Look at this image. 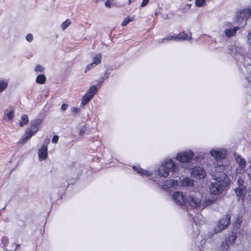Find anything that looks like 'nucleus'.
Masks as SVG:
<instances>
[{
  "label": "nucleus",
  "instance_id": "1",
  "mask_svg": "<svg viewBox=\"0 0 251 251\" xmlns=\"http://www.w3.org/2000/svg\"><path fill=\"white\" fill-rule=\"evenodd\" d=\"M178 167L171 159H166L162 165L158 169V175L160 177H166L169 173H176Z\"/></svg>",
  "mask_w": 251,
  "mask_h": 251
},
{
  "label": "nucleus",
  "instance_id": "2",
  "mask_svg": "<svg viewBox=\"0 0 251 251\" xmlns=\"http://www.w3.org/2000/svg\"><path fill=\"white\" fill-rule=\"evenodd\" d=\"M210 154L217 161L216 163H214L215 166L217 168H219L220 171H224L226 166L223 165L222 160L226 157V154L225 151L221 150H212L210 152Z\"/></svg>",
  "mask_w": 251,
  "mask_h": 251
},
{
  "label": "nucleus",
  "instance_id": "3",
  "mask_svg": "<svg viewBox=\"0 0 251 251\" xmlns=\"http://www.w3.org/2000/svg\"><path fill=\"white\" fill-rule=\"evenodd\" d=\"M227 184L224 181L221 180L211 183L209 186V191L210 193L213 195H217L222 193L226 187Z\"/></svg>",
  "mask_w": 251,
  "mask_h": 251
},
{
  "label": "nucleus",
  "instance_id": "4",
  "mask_svg": "<svg viewBox=\"0 0 251 251\" xmlns=\"http://www.w3.org/2000/svg\"><path fill=\"white\" fill-rule=\"evenodd\" d=\"M202 195L199 192L191 193L186 200L189 206L192 208L199 207L201 205Z\"/></svg>",
  "mask_w": 251,
  "mask_h": 251
},
{
  "label": "nucleus",
  "instance_id": "5",
  "mask_svg": "<svg viewBox=\"0 0 251 251\" xmlns=\"http://www.w3.org/2000/svg\"><path fill=\"white\" fill-rule=\"evenodd\" d=\"M231 216L229 214L224 216L219 221L217 225L214 228L215 233H219L227 227L230 223Z\"/></svg>",
  "mask_w": 251,
  "mask_h": 251
},
{
  "label": "nucleus",
  "instance_id": "6",
  "mask_svg": "<svg viewBox=\"0 0 251 251\" xmlns=\"http://www.w3.org/2000/svg\"><path fill=\"white\" fill-rule=\"evenodd\" d=\"M98 88L95 85L92 86L82 98L81 104L83 106L87 104L97 93Z\"/></svg>",
  "mask_w": 251,
  "mask_h": 251
},
{
  "label": "nucleus",
  "instance_id": "7",
  "mask_svg": "<svg viewBox=\"0 0 251 251\" xmlns=\"http://www.w3.org/2000/svg\"><path fill=\"white\" fill-rule=\"evenodd\" d=\"M194 156V153L193 151H182L177 153L176 156L177 160L180 162H190Z\"/></svg>",
  "mask_w": 251,
  "mask_h": 251
},
{
  "label": "nucleus",
  "instance_id": "8",
  "mask_svg": "<svg viewBox=\"0 0 251 251\" xmlns=\"http://www.w3.org/2000/svg\"><path fill=\"white\" fill-rule=\"evenodd\" d=\"M191 174L194 177L200 179L204 178L206 176L205 170L200 166H195L192 168Z\"/></svg>",
  "mask_w": 251,
  "mask_h": 251
},
{
  "label": "nucleus",
  "instance_id": "9",
  "mask_svg": "<svg viewBox=\"0 0 251 251\" xmlns=\"http://www.w3.org/2000/svg\"><path fill=\"white\" fill-rule=\"evenodd\" d=\"M251 16V8H245L239 11L236 14L237 21H246Z\"/></svg>",
  "mask_w": 251,
  "mask_h": 251
},
{
  "label": "nucleus",
  "instance_id": "10",
  "mask_svg": "<svg viewBox=\"0 0 251 251\" xmlns=\"http://www.w3.org/2000/svg\"><path fill=\"white\" fill-rule=\"evenodd\" d=\"M178 185V181L177 180L170 179L164 182L162 186V189L164 190L172 191L173 189H176Z\"/></svg>",
  "mask_w": 251,
  "mask_h": 251
},
{
  "label": "nucleus",
  "instance_id": "11",
  "mask_svg": "<svg viewBox=\"0 0 251 251\" xmlns=\"http://www.w3.org/2000/svg\"><path fill=\"white\" fill-rule=\"evenodd\" d=\"M172 198L178 205H181L185 202L186 198L182 192H175L172 195Z\"/></svg>",
  "mask_w": 251,
  "mask_h": 251
},
{
  "label": "nucleus",
  "instance_id": "12",
  "mask_svg": "<svg viewBox=\"0 0 251 251\" xmlns=\"http://www.w3.org/2000/svg\"><path fill=\"white\" fill-rule=\"evenodd\" d=\"M42 120L41 119H35L31 121L30 123V127L31 130H33V132H37L39 129V126L41 124Z\"/></svg>",
  "mask_w": 251,
  "mask_h": 251
},
{
  "label": "nucleus",
  "instance_id": "13",
  "mask_svg": "<svg viewBox=\"0 0 251 251\" xmlns=\"http://www.w3.org/2000/svg\"><path fill=\"white\" fill-rule=\"evenodd\" d=\"M245 189V186H238V187L235 189V192L236 193L237 197H238V201H239L240 200L243 199L244 196L246 194Z\"/></svg>",
  "mask_w": 251,
  "mask_h": 251
},
{
  "label": "nucleus",
  "instance_id": "14",
  "mask_svg": "<svg viewBox=\"0 0 251 251\" xmlns=\"http://www.w3.org/2000/svg\"><path fill=\"white\" fill-rule=\"evenodd\" d=\"M48 148L46 145H42L41 149L38 151V156L40 159L45 160L48 156Z\"/></svg>",
  "mask_w": 251,
  "mask_h": 251
},
{
  "label": "nucleus",
  "instance_id": "15",
  "mask_svg": "<svg viewBox=\"0 0 251 251\" xmlns=\"http://www.w3.org/2000/svg\"><path fill=\"white\" fill-rule=\"evenodd\" d=\"M236 238V234L235 233L232 232L227 234L225 240L226 241V242L229 245H232L234 244Z\"/></svg>",
  "mask_w": 251,
  "mask_h": 251
},
{
  "label": "nucleus",
  "instance_id": "16",
  "mask_svg": "<svg viewBox=\"0 0 251 251\" xmlns=\"http://www.w3.org/2000/svg\"><path fill=\"white\" fill-rule=\"evenodd\" d=\"M176 41H183L186 40H190L191 38V34L189 36L184 31L179 33V34H175Z\"/></svg>",
  "mask_w": 251,
  "mask_h": 251
},
{
  "label": "nucleus",
  "instance_id": "17",
  "mask_svg": "<svg viewBox=\"0 0 251 251\" xmlns=\"http://www.w3.org/2000/svg\"><path fill=\"white\" fill-rule=\"evenodd\" d=\"M133 169L137 172L138 174L142 175H145L148 177L151 176L152 173L150 172L147 171V170H144L141 168L139 166H133L132 167Z\"/></svg>",
  "mask_w": 251,
  "mask_h": 251
},
{
  "label": "nucleus",
  "instance_id": "18",
  "mask_svg": "<svg viewBox=\"0 0 251 251\" xmlns=\"http://www.w3.org/2000/svg\"><path fill=\"white\" fill-rule=\"evenodd\" d=\"M133 169L137 172L138 174L142 175H145L148 177L151 176L152 173L150 172L147 171V170H144L141 168L139 166H133L132 167Z\"/></svg>",
  "mask_w": 251,
  "mask_h": 251
},
{
  "label": "nucleus",
  "instance_id": "19",
  "mask_svg": "<svg viewBox=\"0 0 251 251\" xmlns=\"http://www.w3.org/2000/svg\"><path fill=\"white\" fill-rule=\"evenodd\" d=\"M239 29L238 26H235L232 29L226 28L224 30V33L227 37H230L234 36Z\"/></svg>",
  "mask_w": 251,
  "mask_h": 251
},
{
  "label": "nucleus",
  "instance_id": "20",
  "mask_svg": "<svg viewBox=\"0 0 251 251\" xmlns=\"http://www.w3.org/2000/svg\"><path fill=\"white\" fill-rule=\"evenodd\" d=\"M229 50L230 51L231 54H240L242 52V48L236 45H231L229 47Z\"/></svg>",
  "mask_w": 251,
  "mask_h": 251
},
{
  "label": "nucleus",
  "instance_id": "21",
  "mask_svg": "<svg viewBox=\"0 0 251 251\" xmlns=\"http://www.w3.org/2000/svg\"><path fill=\"white\" fill-rule=\"evenodd\" d=\"M180 183L184 187L192 186L194 185V181L188 177H185L181 180Z\"/></svg>",
  "mask_w": 251,
  "mask_h": 251
},
{
  "label": "nucleus",
  "instance_id": "22",
  "mask_svg": "<svg viewBox=\"0 0 251 251\" xmlns=\"http://www.w3.org/2000/svg\"><path fill=\"white\" fill-rule=\"evenodd\" d=\"M242 216L241 215H237L233 223V226L236 228H239L241 223L242 222Z\"/></svg>",
  "mask_w": 251,
  "mask_h": 251
},
{
  "label": "nucleus",
  "instance_id": "23",
  "mask_svg": "<svg viewBox=\"0 0 251 251\" xmlns=\"http://www.w3.org/2000/svg\"><path fill=\"white\" fill-rule=\"evenodd\" d=\"M46 81V77L44 75L41 74L37 75L36 78V82L38 84H43Z\"/></svg>",
  "mask_w": 251,
  "mask_h": 251
},
{
  "label": "nucleus",
  "instance_id": "24",
  "mask_svg": "<svg viewBox=\"0 0 251 251\" xmlns=\"http://www.w3.org/2000/svg\"><path fill=\"white\" fill-rule=\"evenodd\" d=\"M21 120L22 121H20L19 123V126L21 127H23L24 126L26 125L29 122L28 116L25 114H24L22 116Z\"/></svg>",
  "mask_w": 251,
  "mask_h": 251
},
{
  "label": "nucleus",
  "instance_id": "25",
  "mask_svg": "<svg viewBox=\"0 0 251 251\" xmlns=\"http://www.w3.org/2000/svg\"><path fill=\"white\" fill-rule=\"evenodd\" d=\"M101 54H98L93 58V63L95 65H98L101 62Z\"/></svg>",
  "mask_w": 251,
  "mask_h": 251
},
{
  "label": "nucleus",
  "instance_id": "26",
  "mask_svg": "<svg viewBox=\"0 0 251 251\" xmlns=\"http://www.w3.org/2000/svg\"><path fill=\"white\" fill-rule=\"evenodd\" d=\"M229 245L225 240L223 241L220 246V249L222 251H226L229 248Z\"/></svg>",
  "mask_w": 251,
  "mask_h": 251
},
{
  "label": "nucleus",
  "instance_id": "27",
  "mask_svg": "<svg viewBox=\"0 0 251 251\" xmlns=\"http://www.w3.org/2000/svg\"><path fill=\"white\" fill-rule=\"evenodd\" d=\"M236 160L241 167H244L245 166L246 161L244 159L241 158L240 155L236 156Z\"/></svg>",
  "mask_w": 251,
  "mask_h": 251
},
{
  "label": "nucleus",
  "instance_id": "28",
  "mask_svg": "<svg viewBox=\"0 0 251 251\" xmlns=\"http://www.w3.org/2000/svg\"><path fill=\"white\" fill-rule=\"evenodd\" d=\"M8 83L7 81L1 80L0 81V92H2L7 87Z\"/></svg>",
  "mask_w": 251,
  "mask_h": 251
},
{
  "label": "nucleus",
  "instance_id": "29",
  "mask_svg": "<svg viewBox=\"0 0 251 251\" xmlns=\"http://www.w3.org/2000/svg\"><path fill=\"white\" fill-rule=\"evenodd\" d=\"M172 40L176 41L175 34H174L173 35H170L169 36L165 37L162 39L160 40V42H164L166 41H168Z\"/></svg>",
  "mask_w": 251,
  "mask_h": 251
},
{
  "label": "nucleus",
  "instance_id": "30",
  "mask_svg": "<svg viewBox=\"0 0 251 251\" xmlns=\"http://www.w3.org/2000/svg\"><path fill=\"white\" fill-rule=\"evenodd\" d=\"M36 132H33V130L31 129V128L27 129L25 132V135L26 137V138L27 139H29Z\"/></svg>",
  "mask_w": 251,
  "mask_h": 251
},
{
  "label": "nucleus",
  "instance_id": "31",
  "mask_svg": "<svg viewBox=\"0 0 251 251\" xmlns=\"http://www.w3.org/2000/svg\"><path fill=\"white\" fill-rule=\"evenodd\" d=\"M195 3L197 7H201L206 3V1L205 0H196Z\"/></svg>",
  "mask_w": 251,
  "mask_h": 251
},
{
  "label": "nucleus",
  "instance_id": "32",
  "mask_svg": "<svg viewBox=\"0 0 251 251\" xmlns=\"http://www.w3.org/2000/svg\"><path fill=\"white\" fill-rule=\"evenodd\" d=\"M133 18H131L130 17L127 16L125 18L124 20L122 23V26L126 25L129 22L132 21Z\"/></svg>",
  "mask_w": 251,
  "mask_h": 251
},
{
  "label": "nucleus",
  "instance_id": "33",
  "mask_svg": "<svg viewBox=\"0 0 251 251\" xmlns=\"http://www.w3.org/2000/svg\"><path fill=\"white\" fill-rule=\"evenodd\" d=\"M71 24L69 20H67L63 22L61 24V27L63 30H65Z\"/></svg>",
  "mask_w": 251,
  "mask_h": 251
},
{
  "label": "nucleus",
  "instance_id": "34",
  "mask_svg": "<svg viewBox=\"0 0 251 251\" xmlns=\"http://www.w3.org/2000/svg\"><path fill=\"white\" fill-rule=\"evenodd\" d=\"M34 71L35 72L42 73L44 72L45 68L40 65H37L35 66L34 68Z\"/></svg>",
  "mask_w": 251,
  "mask_h": 251
},
{
  "label": "nucleus",
  "instance_id": "35",
  "mask_svg": "<svg viewBox=\"0 0 251 251\" xmlns=\"http://www.w3.org/2000/svg\"><path fill=\"white\" fill-rule=\"evenodd\" d=\"M14 116V111L13 110H11L9 112L7 113V117L9 120H12Z\"/></svg>",
  "mask_w": 251,
  "mask_h": 251
},
{
  "label": "nucleus",
  "instance_id": "36",
  "mask_svg": "<svg viewBox=\"0 0 251 251\" xmlns=\"http://www.w3.org/2000/svg\"><path fill=\"white\" fill-rule=\"evenodd\" d=\"M108 77V75H104L100 77L99 79V87L100 86L101 83H103V81Z\"/></svg>",
  "mask_w": 251,
  "mask_h": 251
},
{
  "label": "nucleus",
  "instance_id": "37",
  "mask_svg": "<svg viewBox=\"0 0 251 251\" xmlns=\"http://www.w3.org/2000/svg\"><path fill=\"white\" fill-rule=\"evenodd\" d=\"M1 243L4 246H6L8 243V238L5 236L2 237L1 238Z\"/></svg>",
  "mask_w": 251,
  "mask_h": 251
},
{
  "label": "nucleus",
  "instance_id": "38",
  "mask_svg": "<svg viewBox=\"0 0 251 251\" xmlns=\"http://www.w3.org/2000/svg\"><path fill=\"white\" fill-rule=\"evenodd\" d=\"M25 39L28 42H30L33 40V35L29 33L26 36Z\"/></svg>",
  "mask_w": 251,
  "mask_h": 251
},
{
  "label": "nucleus",
  "instance_id": "39",
  "mask_svg": "<svg viewBox=\"0 0 251 251\" xmlns=\"http://www.w3.org/2000/svg\"><path fill=\"white\" fill-rule=\"evenodd\" d=\"M247 173L249 178L251 180V165L248 168Z\"/></svg>",
  "mask_w": 251,
  "mask_h": 251
},
{
  "label": "nucleus",
  "instance_id": "40",
  "mask_svg": "<svg viewBox=\"0 0 251 251\" xmlns=\"http://www.w3.org/2000/svg\"><path fill=\"white\" fill-rule=\"evenodd\" d=\"M94 66H95V65L93 63L89 64L87 65L85 71L86 72L87 71L90 70Z\"/></svg>",
  "mask_w": 251,
  "mask_h": 251
},
{
  "label": "nucleus",
  "instance_id": "41",
  "mask_svg": "<svg viewBox=\"0 0 251 251\" xmlns=\"http://www.w3.org/2000/svg\"><path fill=\"white\" fill-rule=\"evenodd\" d=\"M245 79L248 82H251V73L247 74Z\"/></svg>",
  "mask_w": 251,
  "mask_h": 251
},
{
  "label": "nucleus",
  "instance_id": "42",
  "mask_svg": "<svg viewBox=\"0 0 251 251\" xmlns=\"http://www.w3.org/2000/svg\"><path fill=\"white\" fill-rule=\"evenodd\" d=\"M28 140V139H26L25 136L24 135L23 138L20 140L19 142L21 144H24L26 143Z\"/></svg>",
  "mask_w": 251,
  "mask_h": 251
},
{
  "label": "nucleus",
  "instance_id": "43",
  "mask_svg": "<svg viewBox=\"0 0 251 251\" xmlns=\"http://www.w3.org/2000/svg\"><path fill=\"white\" fill-rule=\"evenodd\" d=\"M58 136L57 135H54L52 138V142L57 143L58 140Z\"/></svg>",
  "mask_w": 251,
  "mask_h": 251
},
{
  "label": "nucleus",
  "instance_id": "44",
  "mask_svg": "<svg viewBox=\"0 0 251 251\" xmlns=\"http://www.w3.org/2000/svg\"><path fill=\"white\" fill-rule=\"evenodd\" d=\"M79 111V108L77 107H72L71 109V111L72 113H74V114H76L78 113Z\"/></svg>",
  "mask_w": 251,
  "mask_h": 251
},
{
  "label": "nucleus",
  "instance_id": "45",
  "mask_svg": "<svg viewBox=\"0 0 251 251\" xmlns=\"http://www.w3.org/2000/svg\"><path fill=\"white\" fill-rule=\"evenodd\" d=\"M105 6L107 8H110L111 7V1L109 0H107L105 2Z\"/></svg>",
  "mask_w": 251,
  "mask_h": 251
},
{
  "label": "nucleus",
  "instance_id": "46",
  "mask_svg": "<svg viewBox=\"0 0 251 251\" xmlns=\"http://www.w3.org/2000/svg\"><path fill=\"white\" fill-rule=\"evenodd\" d=\"M237 182H238V186H245L243 185L244 181L241 178H238V179L237 180Z\"/></svg>",
  "mask_w": 251,
  "mask_h": 251
},
{
  "label": "nucleus",
  "instance_id": "47",
  "mask_svg": "<svg viewBox=\"0 0 251 251\" xmlns=\"http://www.w3.org/2000/svg\"><path fill=\"white\" fill-rule=\"evenodd\" d=\"M149 0H143L141 4V7H144L148 3Z\"/></svg>",
  "mask_w": 251,
  "mask_h": 251
},
{
  "label": "nucleus",
  "instance_id": "48",
  "mask_svg": "<svg viewBox=\"0 0 251 251\" xmlns=\"http://www.w3.org/2000/svg\"><path fill=\"white\" fill-rule=\"evenodd\" d=\"M68 107V105L64 103L62 105L61 108L63 111H65L67 109Z\"/></svg>",
  "mask_w": 251,
  "mask_h": 251
},
{
  "label": "nucleus",
  "instance_id": "49",
  "mask_svg": "<svg viewBox=\"0 0 251 251\" xmlns=\"http://www.w3.org/2000/svg\"><path fill=\"white\" fill-rule=\"evenodd\" d=\"M248 38V42L249 43V44L251 45V31L249 32Z\"/></svg>",
  "mask_w": 251,
  "mask_h": 251
},
{
  "label": "nucleus",
  "instance_id": "50",
  "mask_svg": "<svg viewBox=\"0 0 251 251\" xmlns=\"http://www.w3.org/2000/svg\"><path fill=\"white\" fill-rule=\"evenodd\" d=\"M85 130L84 128H81L79 130V135L83 136L85 133Z\"/></svg>",
  "mask_w": 251,
  "mask_h": 251
},
{
  "label": "nucleus",
  "instance_id": "51",
  "mask_svg": "<svg viewBox=\"0 0 251 251\" xmlns=\"http://www.w3.org/2000/svg\"><path fill=\"white\" fill-rule=\"evenodd\" d=\"M193 223H195L196 225H198V224H199V225H200L201 224V223H198L197 221H196V217L195 218H193Z\"/></svg>",
  "mask_w": 251,
  "mask_h": 251
},
{
  "label": "nucleus",
  "instance_id": "52",
  "mask_svg": "<svg viewBox=\"0 0 251 251\" xmlns=\"http://www.w3.org/2000/svg\"><path fill=\"white\" fill-rule=\"evenodd\" d=\"M226 26L230 27L231 26V23L228 22V23H226Z\"/></svg>",
  "mask_w": 251,
  "mask_h": 251
},
{
  "label": "nucleus",
  "instance_id": "53",
  "mask_svg": "<svg viewBox=\"0 0 251 251\" xmlns=\"http://www.w3.org/2000/svg\"><path fill=\"white\" fill-rule=\"evenodd\" d=\"M94 2L95 3H98V2H99L100 1H103L104 0H93Z\"/></svg>",
  "mask_w": 251,
  "mask_h": 251
},
{
  "label": "nucleus",
  "instance_id": "54",
  "mask_svg": "<svg viewBox=\"0 0 251 251\" xmlns=\"http://www.w3.org/2000/svg\"><path fill=\"white\" fill-rule=\"evenodd\" d=\"M221 175L222 177L226 176V174L225 173H222Z\"/></svg>",
  "mask_w": 251,
  "mask_h": 251
},
{
  "label": "nucleus",
  "instance_id": "55",
  "mask_svg": "<svg viewBox=\"0 0 251 251\" xmlns=\"http://www.w3.org/2000/svg\"><path fill=\"white\" fill-rule=\"evenodd\" d=\"M132 2V0H128V4H131Z\"/></svg>",
  "mask_w": 251,
  "mask_h": 251
},
{
  "label": "nucleus",
  "instance_id": "56",
  "mask_svg": "<svg viewBox=\"0 0 251 251\" xmlns=\"http://www.w3.org/2000/svg\"><path fill=\"white\" fill-rule=\"evenodd\" d=\"M108 75V76L109 75V74H108L107 72H106L105 73L104 75Z\"/></svg>",
  "mask_w": 251,
  "mask_h": 251
},
{
  "label": "nucleus",
  "instance_id": "57",
  "mask_svg": "<svg viewBox=\"0 0 251 251\" xmlns=\"http://www.w3.org/2000/svg\"><path fill=\"white\" fill-rule=\"evenodd\" d=\"M187 5L189 7H190L191 6V4H187Z\"/></svg>",
  "mask_w": 251,
  "mask_h": 251
},
{
  "label": "nucleus",
  "instance_id": "58",
  "mask_svg": "<svg viewBox=\"0 0 251 251\" xmlns=\"http://www.w3.org/2000/svg\"><path fill=\"white\" fill-rule=\"evenodd\" d=\"M167 17H168V15H166V16H165V18L166 19L167 18Z\"/></svg>",
  "mask_w": 251,
  "mask_h": 251
},
{
  "label": "nucleus",
  "instance_id": "59",
  "mask_svg": "<svg viewBox=\"0 0 251 251\" xmlns=\"http://www.w3.org/2000/svg\"><path fill=\"white\" fill-rule=\"evenodd\" d=\"M167 17H168V15H166V16H165V18L166 19L167 18Z\"/></svg>",
  "mask_w": 251,
  "mask_h": 251
}]
</instances>
